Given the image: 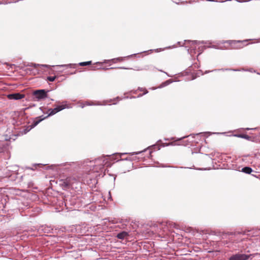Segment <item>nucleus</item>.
I'll return each instance as SVG.
<instances>
[{
    "instance_id": "nucleus-16",
    "label": "nucleus",
    "mask_w": 260,
    "mask_h": 260,
    "mask_svg": "<svg viewBox=\"0 0 260 260\" xmlns=\"http://www.w3.org/2000/svg\"><path fill=\"white\" fill-rule=\"evenodd\" d=\"M55 78H56V76L48 77L47 78V80L50 82H53L55 80Z\"/></svg>"
},
{
    "instance_id": "nucleus-6",
    "label": "nucleus",
    "mask_w": 260,
    "mask_h": 260,
    "mask_svg": "<svg viewBox=\"0 0 260 260\" xmlns=\"http://www.w3.org/2000/svg\"><path fill=\"white\" fill-rule=\"evenodd\" d=\"M123 60V57H118V58H113V59H112L111 60H105L104 61V63H108L110 61H112L113 63H115L117 61H122Z\"/></svg>"
},
{
    "instance_id": "nucleus-15",
    "label": "nucleus",
    "mask_w": 260,
    "mask_h": 260,
    "mask_svg": "<svg viewBox=\"0 0 260 260\" xmlns=\"http://www.w3.org/2000/svg\"><path fill=\"white\" fill-rule=\"evenodd\" d=\"M75 66V64L70 63V64H68L59 65V67H69V68H72L73 66Z\"/></svg>"
},
{
    "instance_id": "nucleus-13",
    "label": "nucleus",
    "mask_w": 260,
    "mask_h": 260,
    "mask_svg": "<svg viewBox=\"0 0 260 260\" xmlns=\"http://www.w3.org/2000/svg\"><path fill=\"white\" fill-rule=\"evenodd\" d=\"M32 67H34L35 68H37L38 67H49L50 66L49 65H47V64H36V63H34L33 64V65L32 66Z\"/></svg>"
},
{
    "instance_id": "nucleus-8",
    "label": "nucleus",
    "mask_w": 260,
    "mask_h": 260,
    "mask_svg": "<svg viewBox=\"0 0 260 260\" xmlns=\"http://www.w3.org/2000/svg\"><path fill=\"white\" fill-rule=\"evenodd\" d=\"M96 163L98 164L99 163H100L101 162H102V164L101 165H100V169H101L102 167L104 166V164L105 163V158H101L100 159H98L96 160Z\"/></svg>"
},
{
    "instance_id": "nucleus-19",
    "label": "nucleus",
    "mask_w": 260,
    "mask_h": 260,
    "mask_svg": "<svg viewBox=\"0 0 260 260\" xmlns=\"http://www.w3.org/2000/svg\"><path fill=\"white\" fill-rule=\"evenodd\" d=\"M239 137H241V138H247V136H241V135L239 136Z\"/></svg>"
},
{
    "instance_id": "nucleus-9",
    "label": "nucleus",
    "mask_w": 260,
    "mask_h": 260,
    "mask_svg": "<svg viewBox=\"0 0 260 260\" xmlns=\"http://www.w3.org/2000/svg\"><path fill=\"white\" fill-rule=\"evenodd\" d=\"M252 171L251 168L247 167H244L242 169V172L247 174H250L252 172Z\"/></svg>"
},
{
    "instance_id": "nucleus-14",
    "label": "nucleus",
    "mask_w": 260,
    "mask_h": 260,
    "mask_svg": "<svg viewBox=\"0 0 260 260\" xmlns=\"http://www.w3.org/2000/svg\"><path fill=\"white\" fill-rule=\"evenodd\" d=\"M171 83V82L170 81H166L165 82L163 83L160 86H159V88H161V87H164L168 84H169L170 83Z\"/></svg>"
},
{
    "instance_id": "nucleus-18",
    "label": "nucleus",
    "mask_w": 260,
    "mask_h": 260,
    "mask_svg": "<svg viewBox=\"0 0 260 260\" xmlns=\"http://www.w3.org/2000/svg\"><path fill=\"white\" fill-rule=\"evenodd\" d=\"M42 166L41 164H35L34 165V167L36 168L37 166Z\"/></svg>"
},
{
    "instance_id": "nucleus-12",
    "label": "nucleus",
    "mask_w": 260,
    "mask_h": 260,
    "mask_svg": "<svg viewBox=\"0 0 260 260\" xmlns=\"http://www.w3.org/2000/svg\"><path fill=\"white\" fill-rule=\"evenodd\" d=\"M91 63V61H85V62H81L79 63V64L81 66H85L89 65Z\"/></svg>"
},
{
    "instance_id": "nucleus-7",
    "label": "nucleus",
    "mask_w": 260,
    "mask_h": 260,
    "mask_svg": "<svg viewBox=\"0 0 260 260\" xmlns=\"http://www.w3.org/2000/svg\"><path fill=\"white\" fill-rule=\"evenodd\" d=\"M127 233L126 232H122L117 234V237L120 239H123L127 236Z\"/></svg>"
},
{
    "instance_id": "nucleus-4",
    "label": "nucleus",
    "mask_w": 260,
    "mask_h": 260,
    "mask_svg": "<svg viewBox=\"0 0 260 260\" xmlns=\"http://www.w3.org/2000/svg\"><path fill=\"white\" fill-rule=\"evenodd\" d=\"M7 96L8 98L10 100H18L23 98L24 97V95L19 93H15L8 94Z\"/></svg>"
},
{
    "instance_id": "nucleus-21",
    "label": "nucleus",
    "mask_w": 260,
    "mask_h": 260,
    "mask_svg": "<svg viewBox=\"0 0 260 260\" xmlns=\"http://www.w3.org/2000/svg\"><path fill=\"white\" fill-rule=\"evenodd\" d=\"M156 52H158V49H156Z\"/></svg>"
},
{
    "instance_id": "nucleus-20",
    "label": "nucleus",
    "mask_w": 260,
    "mask_h": 260,
    "mask_svg": "<svg viewBox=\"0 0 260 260\" xmlns=\"http://www.w3.org/2000/svg\"><path fill=\"white\" fill-rule=\"evenodd\" d=\"M147 92H148V91H147V90H145V92L144 94H146V93H147Z\"/></svg>"
},
{
    "instance_id": "nucleus-5",
    "label": "nucleus",
    "mask_w": 260,
    "mask_h": 260,
    "mask_svg": "<svg viewBox=\"0 0 260 260\" xmlns=\"http://www.w3.org/2000/svg\"><path fill=\"white\" fill-rule=\"evenodd\" d=\"M246 41H247V40H244L243 41L233 40V41H228L227 42L228 43H229L230 44H231L232 46H234V47L238 48H241V46H235V45L236 44L242 43V42H246Z\"/></svg>"
},
{
    "instance_id": "nucleus-1",
    "label": "nucleus",
    "mask_w": 260,
    "mask_h": 260,
    "mask_svg": "<svg viewBox=\"0 0 260 260\" xmlns=\"http://www.w3.org/2000/svg\"><path fill=\"white\" fill-rule=\"evenodd\" d=\"M62 103H63V104L62 105L58 106L54 109H49L48 111L50 112V113L46 117H42V116H41V117H38L37 118V120L34 121L33 127L37 125L41 121H42L44 119H45L49 116H52V115H54L55 114H56V113H57L66 108L69 109V108H71V107L68 106L67 104V102H63Z\"/></svg>"
},
{
    "instance_id": "nucleus-11",
    "label": "nucleus",
    "mask_w": 260,
    "mask_h": 260,
    "mask_svg": "<svg viewBox=\"0 0 260 260\" xmlns=\"http://www.w3.org/2000/svg\"><path fill=\"white\" fill-rule=\"evenodd\" d=\"M200 43L199 42L192 41L191 44V47L196 49L197 46H198Z\"/></svg>"
},
{
    "instance_id": "nucleus-17",
    "label": "nucleus",
    "mask_w": 260,
    "mask_h": 260,
    "mask_svg": "<svg viewBox=\"0 0 260 260\" xmlns=\"http://www.w3.org/2000/svg\"><path fill=\"white\" fill-rule=\"evenodd\" d=\"M85 106H86V105H85V103H83V104H81L80 105V107H81L82 108H83Z\"/></svg>"
},
{
    "instance_id": "nucleus-10",
    "label": "nucleus",
    "mask_w": 260,
    "mask_h": 260,
    "mask_svg": "<svg viewBox=\"0 0 260 260\" xmlns=\"http://www.w3.org/2000/svg\"><path fill=\"white\" fill-rule=\"evenodd\" d=\"M86 106L101 105L99 102H85Z\"/></svg>"
},
{
    "instance_id": "nucleus-2",
    "label": "nucleus",
    "mask_w": 260,
    "mask_h": 260,
    "mask_svg": "<svg viewBox=\"0 0 260 260\" xmlns=\"http://www.w3.org/2000/svg\"><path fill=\"white\" fill-rule=\"evenodd\" d=\"M258 258H260V254H246L242 253H238L232 256L229 260H247L248 259Z\"/></svg>"
},
{
    "instance_id": "nucleus-3",
    "label": "nucleus",
    "mask_w": 260,
    "mask_h": 260,
    "mask_svg": "<svg viewBox=\"0 0 260 260\" xmlns=\"http://www.w3.org/2000/svg\"><path fill=\"white\" fill-rule=\"evenodd\" d=\"M33 94L36 101H40L47 96V92L44 89L35 90L34 91Z\"/></svg>"
}]
</instances>
